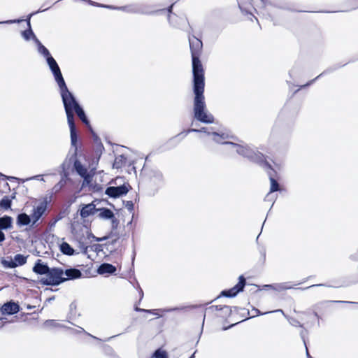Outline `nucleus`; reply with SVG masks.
Masks as SVG:
<instances>
[{"label": "nucleus", "instance_id": "f257e3e1", "mask_svg": "<svg viewBox=\"0 0 358 358\" xmlns=\"http://www.w3.org/2000/svg\"><path fill=\"white\" fill-rule=\"evenodd\" d=\"M189 48L192 55V74H193V101L194 120L191 126H196L195 120L205 124L214 122V117L209 113L206 108L204 96L205 78L203 65L199 59L201 52L202 41L194 36H189Z\"/></svg>", "mask_w": 358, "mask_h": 358}, {"label": "nucleus", "instance_id": "f03ea898", "mask_svg": "<svg viewBox=\"0 0 358 358\" xmlns=\"http://www.w3.org/2000/svg\"><path fill=\"white\" fill-rule=\"evenodd\" d=\"M62 100L66 114L67 122L70 129L71 145L76 148L78 142L77 130L74 122V112L80 107L74 95L69 90L67 86L59 89Z\"/></svg>", "mask_w": 358, "mask_h": 358}, {"label": "nucleus", "instance_id": "7ed1b4c3", "mask_svg": "<svg viewBox=\"0 0 358 358\" xmlns=\"http://www.w3.org/2000/svg\"><path fill=\"white\" fill-rule=\"evenodd\" d=\"M222 144L230 146L229 150L235 151L239 155L249 159L261 166L271 167V164L266 160L263 154L256 152L248 145L234 143L229 141L223 142Z\"/></svg>", "mask_w": 358, "mask_h": 358}, {"label": "nucleus", "instance_id": "20e7f679", "mask_svg": "<svg viewBox=\"0 0 358 358\" xmlns=\"http://www.w3.org/2000/svg\"><path fill=\"white\" fill-rule=\"evenodd\" d=\"M39 282L45 285L57 286L65 282L64 270L60 268H50L47 275L42 277Z\"/></svg>", "mask_w": 358, "mask_h": 358}, {"label": "nucleus", "instance_id": "39448f33", "mask_svg": "<svg viewBox=\"0 0 358 358\" xmlns=\"http://www.w3.org/2000/svg\"><path fill=\"white\" fill-rule=\"evenodd\" d=\"M192 132H196V133L203 132V133H206L208 135H212L213 136V141H215L217 143H222V144L223 142L222 141L224 138V134H218L217 132H215V131H210L206 127H202V128H201L199 129H195V128H190V129H187V130H185L184 131H182L177 136H182V137H185L188 134L192 133Z\"/></svg>", "mask_w": 358, "mask_h": 358}, {"label": "nucleus", "instance_id": "423d86ee", "mask_svg": "<svg viewBox=\"0 0 358 358\" xmlns=\"http://www.w3.org/2000/svg\"><path fill=\"white\" fill-rule=\"evenodd\" d=\"M88 3L92 6H94L103 7V8H110V9L122 10L127 11L128 13H143V14H152L154 13V12L143 11L140 7L135 6L115 7V6H109V5L101 4V3L94 2L92 0H88Z\"/></svg>", "mask_w": 358, "mask_h": 358}, {"label": "nucleus", "instance_id": "0eeeda50", "mask_svg": "<svg viewBox=\"0 0 358 358\" xmlns=\"http://www.w3.org/2000/svg\"><path fill=\"white\" fill-rule=\"evenodd\" d=\"M238 280V282L234 287L229 289L222 291L220 296L234 297L239 292H242L245 286L246 280L243 275L239 276Z\"/></svg>", "mask_w": 358, "mask_h": 358}, {"label": "nucleus", "instance_id": "6e6552de", "mask_svg": "<svg viewBox=\"0 0 358 358\" xmlns=\"http://www.w3.org/2000/svg\"><path fill=\"white\" fill-rule=\"evenodd\" d=\"M48 202L46 200L41 201L37 206L34 207L32 213H31V219L32 221V224H31V227H34L36 226L37 222L41 219L43 215L45 213L47 210Z\"/></svg>", "mask_w": 358, "mask_h": 358}, {"label": "nucleus", "instance_id": "1a4fd4ad", "mask_svg": "<svg viewBox=\"0 0 358 358\" xmlns=\"http://www.w3.org/2000/svg\"><path fill=\"white\" fill-rule=\"evenodd\" d=\"M128 185L125 184L118 186H110L105 190V194L111 198H118L122 196L126 195L129 192Z\"/></svg>", "mask_w": 358, "mask_h": 358}, {"label": "nucleus", "instance_id": "9d476101", "mask_svg": "<svg viewBox=\"0 0 358 358\" xmlns=\"http://www.w3.org/2000/svg\"><path fill=\"white\" fill-rule=\"evenodd\" d=\"M49 8H45L43 10H37L36 12H34V13H30L29 15H28V17L27 19L26 20L27 21V29L22 31V36L23 37V38L26 41H29V40H33L34 41H36V38H37V37L36 36V35L34 34V31H32L31 29V22H30V19L31 17L36 14V13H38L40 12H43L46 10H48Z\"/></svg>", "mask_w": 358, "mask_h": 358}, {"label": "nucleus", "instance_id": "9b49d317", "mask_svg": "<svg viewBox=\"0 0 358 358\" xmlns=\"http://www.w3.org/2000/svg\"><path fill=\"white\" fill-rule=\"evenodd\" d=\"M20 307L17 303L14 302L13 301H10L5 303L0 308V313L1 315H14L20 311Z\"/></svg>", "mask_w": 358, "mask_h": 358}, {"label": "nucleus", "instance_id": "f8f14e48", "mask_svg": "<svg viewBox=\"0 0 358 358\" xmlns=\"http://www.w3.org/2000/svg\"><path fill=\"white\" fill-rule=\"evenodd\" d=\"M262 167L267 171V173L269 177L270 182H271L270 192L266 196V198H265V199L268 200L270 196L271 193H273L274 192L279 190V184L277 182V180L274 178V174L275 173V171L272 169V167L271 166L270 168H268L266 166H262Z\"/></svg>", "mask_w": 358, "mask_h": 358}, {"label": "nucleus", "instance_id": "ddd939ff", "mask_svg": "<svg viewBox=\"0 0 358 358\" xmlns=\"http://www.w3.org/2000/svg\"><path fill=\"white\" fill-rule=\"evenodd\" d=\"M50 70L53 75L55 80L59 87V89H61L66 86V82L64 79L59 65L55 68L50 69Z\"/></svg>", "mask_w": 358, "mask_h": 358}, {"label": "nucleus", "instance_id": "4468645a", "mask_svg": "<svg viewBox=\"0 0 358 358\" xmlns=\"http://www.w3.org/2000/svg\"><path fill=\"white\" fill-rule=\"evenodd\" d=\"M65 282L67 280H73L82 278L83 273L80 270L76 268H69L64 271Z\"/></svg>", "mask_w": 358, "mask_h": 358}, {"label": "nucleus", "instance_id": "2eb2a0df", "mask_svg": "<svg viewBox=\"0 0 358 358\" xmlns=\"http://www.w3.org/2000/svg\"><path fill=\"white\" fill-rule=\"evenodd\" d=\"M50 268L47 264L43 262L42 260L39 259L36 262L33 267V271L36 274L45 275V276Z\"/></svg>", "mask_w": 358, "mask_h": 358}, {"label": "nucleus", "instance_id": "dca6fc26", "mask_svg": "<svg viewBox=\"0 0 358 358\" xmlns=\"http://www.w3.org/2000/svg\"><path fill=\"white\" fill-rule=\"evenodd\" d=\"M97 209L98 208H96V206L93 203H88L83 206L80 209V215L81 217L86 218L98 212Z\"/></svg>", "mask_w": 358, "mask_h": 358}, {"label": "nucleus", "instance_id": "f3484780", "mask_svg": "<svg viewBox=\"0 0 358 358\" xmlns=\"http://www.w3.org/2000/svg\"><path fill=\"white\" fill-rule=\"evenodd\" d=\"M16 224L19 227L29 225L32 224L31 216L25 213H21L17 215L16 218Z\"/></svg>", "mask_w": 358, "mask_h": 358}, {"label": "nucleus", "instance_id": "a211bd4d", "mask_svg": "<svg viewBox=\"0 0 358 358\" xmlns=\"http://www.w3.org/2000/svg\"><path fill=\"white\" fill-rule=\"evenodd\" d=\"M117 271V268L113 264L108 263H103L101 264L98 269L97 272L99 274H114Z\"/></svg>", "mask_w": 358, "mask_h": 358}, {"label": "nucleus", "instance_id": "6ab92c4d", "mask_svg": "<svg viewBox=\"0 0 358 358\" xmlns=\"http://www.w3.org/2000/svg\"><path fill=\"white\" fill-rule=\"evenodd\" d=\"M62 178L61 180L54 186L53 189L55 191V192H59L66 183L67 178H68V173L65 171V164H62Z\"/></svg>", "mask_w": 358, "mask_h": 358}, {"label": "nucleus", "instance_id": "aec40b11", "mask_svg": "<svg viewBox=\"0 0 358 358\" xmlns=\"http://www.w3.org/2000/svg\"><path fill=\"white\" fill-rule=\"evenodd\" d=\"M13 218L8 215H4L0 217V229L7 230L12 227Z\"/></svg>", "mask_w": 358, "mask_h": 358}, {"label": "nucleus", "instance_id": "412c9836", "mask_svg": "<svg viewBox=\"0 0 358 358\" xmlns=\"http://www.w3.org/2000/svg\"><path fill=\"white\" fill-rule=\"evenodd\" d=\"M79 119L88 127V129L93 132L90 126V121L88 120L83 108L80 106L75 112Z\"/></svg>", "mask_w": 358, "mask_h": 358}, {"label": "nucleus", "instance_id": "4be33fe9", "mask_svg": "<svg viewBox=\"0 0 358 358\" xmlns=\"http://www.w3.org/2000/svg\"><path fill=\"white\" fill-rule=\"evenodd\" d=\"M34 43L37 46L38 52L41 55H42L45 59L51 56L50 51L41 43V41L38 38H36Z\"/></svg>", "mask_w": 358, "mask_h": 358}, {"label": "nucleus", "instance_id": "5701e85b", "mask_svg": "<svg viewBox=\"0 0 358 358\" xmlns=\"http://www.w3.org/2000/svg\"><path fill=\"white\" fill-rule=\"evenodd\" d=\"M99 213V217L104 220H110L113 218L114 213L111 210L106 208H98Z\"/></svg>", "mask_w": 358, "mask_h": 358}, {"label": "nucleus", "instance_id": "b1692460", "mask_svg": "<svg viewBox=\"0 0 358 358\" xmlns=\"http://www.w3.org/2000/svg\"><path fill=\"white\" fill-rule=\"evenodd\" d=\"M59 248L64 255L71 256L76 254L74 249L66 242H63Z\"/></svg>", "mask_w": 358, "mask_h": 358}, {"label": "nucleus", "instance_id": "393cba45", "mask_svg": "<svg viewBox=\"0 0 358 358\" xmlns=\"http://www.w3.org/2000/svg\"><path fill=\"white\" fill-rule=\"evenodd\" d=\"M73 167L77 173L80 176H83V175L88 173L87 169L82 164V163L78 159H76L74 161Z\"/></svg>", "mask_w": 358, "mask_h": 358}, {"label": "nucleus", "instance_id": "a878e982", "mask_svg": "<svg viewBox=\"0 0 358 358\" xmlns=\"http://www.w3.org/2000/svg\"><path fill=\"white\" fill-rule=\"evenodd\" d=\"M150 180L154 184L159 185L160 184H162L163 180L162 173L159 171H154L150 177Z\"/></svg>", "mask_w": 358, "mask_h": 358}, {"label": "nucleus", "instance_id": "bb28decb", "mask_svg": "<svg viewBox=\"0 0 358 358\" xmlns=\"http://www.w3.org/2000/svg\"><path fill=\"white\" fill-rule=\"evenodd\" d=\"M184 308L181 307H174L171 308H164V309H153L152 310H155L154 312H151L150 313L157 315V317H161V315H159V312L161 313H169V312H173L176 310H182Z\"/></svg>", "mask_w": 358, "mask_h": 358}, {"label": "nucleus", "instance_id": "cd10ccee", "mask_svg": "<svg viewBox=\"0 0 358 358\" xmlns=\"http://www.w3.org/2000/svg\"><path fill=\"white\" fill-rule=\"evenodd\" d=\"M12 205V200L7 196H3L0 201V208L8 210L10 209Z\"/></svg>", "mask_w": 358, "mask_h": 358}, {"label": "nucleus", "instance_id": "c85d7f7f", "mask_svg": "<svg viewBox=\"0 0 358 358\" xmlns=\"http://www.w3.org/2000/svg\"><path fill=\"white\" fill-rule=\"evenodd\" d=\"M13 259L17 266H22L27 262V257L21 254L15 255Z\"/></svg>", "mask_w": 358, "mask_h": 358}, {"label": "nucleus", "instance_id": "c756f323", "mask_svg": "<svg viewBox=\"0 0 358 358\" xmlns=\"http://www.w3.org/2000/svg\"><path fill=\"white\" fill-rule=\"evenodd\" d=\"M43 326L45 328H50V329L63 327L62 324H59V322H57L56 320H46L44 322Z\"/></svg>", "mask_w": 358, "mask_h": 358}, {"label": "nucleus", "instance_id": "7c9ffc66", "mask_svg": "<svg viewBox=\"0 0 358 358\" xmlns=\"http://www.w3.org/2000/svg\"><path fill=\"white\" fill-rule=\"evenodd\" d=\"M126 157L123 155H119L115 157L114 163H113V167L116 169H119L122 166V165L125 163Z\"/></svg>", "mask_w": 358, "mask_h": 358}, {"label": "nucleus", "instance_id": "2f4dec72", "mask_svg": "<svg viewBox=\"0 0 358 358\" xmlns=\"http://www.w3.org/2000/svg\"><path fill=\"white\" fill-rule=\"evenodd\" d=\"M292 288V286L289 285V282L279 283L273 285V289L281 292L282 290L289 289Z\"/></svg>", "mask_w": 358, "mask_h": 358}, {"label": "nucleus", "instance_id": "473e14b6", "mask_svg": "<svg viewBox=\"0 0 358 358\" xmlns=\"http://www.w3.org/2000/svg\"><path fill=\"white\" fill-rule=\"evenodd\" d=\"M274 312H280L283 315H285L283 310H281V309L275 310H274ZM252 315L250 316V317H255L257 315H264V314H267V313H273V311H268V312H266V313H263L260 312V310L259 309L254 308L252 310Z\"/></svg>", "mask_w": 358, "mask_h": 358}, {"label": "nucleus", "instance_id": "72a5a7b5", "mask_svg": "<svg viewBox=\"0 0 358 358\" xmlns=\"http://www.w3.org/2000/svg\"><path fill=\"white\" fill-rule=\"evenodd\" d=\"M152 358H168V355L165 350L157 349L153 353Z\"/></svg>", "mask_w": 358, "mask_h": 358}, {"label": "nucleus", "instance_id": "f704fd0d", "mask_svg": "<svg viewBox=\"0 0 358 358\" xmlns=\"http://www.w3.org/2000/svg\"><path fill=\"white\" fill-rule=\"evenodd\" d=\"M81 177L83 178L82 187H86L91 183L92 177L89 173H85V175H83V176Z\"/></svg>", "mask_w": 358, "mask_h": 358}, {"label": "nucleus", "instance_id": "c9c22d12", "mask_svg": "<svg viewBox=\"0 0 358 358\" xmlns=\"http://www.w3.org/2000/svg\"><path fill=\"white\" fill-rule=\"evenodd\" d=\"M47 64L49 67V69H52L58 66L57 62L54 59V57L51 55L45 59Z\"/></svg>", "mask_w": 358, "mask_h": 358}, {"label": "nucleus", "instance_id": "e433bc0d", "mask_svg": "<svg viewBox=\"0 0 358 358\" xmlns=\"http://www.w3.org/2000/svg\"><path fill=\"white\" fill-rule=\"evenodd\" d=\"M221 311L222 312V317H229L231 315L232 312L231 307L228 306H223V308Z\"/></svg>", "mask_w": 358, "mask_h": 358}, {"label": "nucleus", "instance_id": "4c0bfd02", "mask_svg": "<svg viewBox=\"0 0 358 358\" xmlns=\"http://www.w3.org/2000/svg\"><path fill=\"white\" fill-rule=\"evenodd\" d=\"M3 265L6 268H13L17 267L16 264L15 263L14 259L10 260H3Z\"/></svg>", "mask_w": 358, "mask_h": 358}, {"label": "nucleus", "instance_id": "58836bf2", "mask_svg": "<svg viewBox=\"0 0 358 358\" xmlns=\"http://www.w3.org/2000/svg\"><path fill=\"white\" fill-rule=\"evenodd\" d=\"M333 69H327L326 71H323L322 73H320L318 76H317L315 79L310 80V82L307 83L306 85H301V88H303V87H307V86H309L310 85H311L312 83H313L318 78H320V76L329 73V72H331L332 71Z\"/></svg>", "mask_w": 358, "mask_h": 358}, {"label": "nucleus", "instance_id": "ea45409f", "mask_svg": "<svg viewBox=\"0 0 358 358\" xmlns=\"http://www.w3.org/2000/svg\"><path fill=\"white\" fill-rule=\"evenodd\" d=\"M288 320L290 323L291 325L292 326H294V327H302L303 325L300 323L299 321H298L296 319H294V318H288Z\"/></svg>", "mask_w": 358, "mask_h": 358}, {"label": "nucleus", "instance_id": "a19ab883", "mask_svg": "<svg viewBox=\"0 0 358 358\" xmlns=\"http://www.w3.org/2000/svg\"><path fill=\"white\" fill-rule=\"evenodd\" d=\"M87 238L88 239H90V238H94L96 239V241H102L103 240H106V237H103V238H96L92 233H90L88 230H87Z\"/></svg>", "mask_w": 358, "mask_h": 358}, {"label": "nucleus", "instance_id": "79ce46f5", "mask_svg": "<svg viewBox=\"0 0 358 358\" xmlns=\"http://www.w3.org/2000/svg\"><path fill=\"white\" fill-rule=\"evenodd\" d=\"M223 308V306L218 305V306H210L208 310L213 311H221Z\"/></svg>", "mask_w": 358, "mask_h": 358}, {"label": "nucleus", "instance_id": "37998d69", "mask_svg": "<svg viewBox=\"0 0 358 358\" xmlns=\"http://www.w3.org/2000/svg\"><path fill=\"white\" fill-rule=\"evenodd\" d=\"M125 207L129 212H132L134 210V203L131 201H127L125 203Z\"/></svg>", "mask_w": 358, "mask_h": 358}, {"label": "nucleus", "instance_id": "c03bdc74", "mask_svg": "<svg viewBox=\"0 0 358 358\" xmlns=\"http://www.w3.org/2000/svg\"><path fill=\"white\" fill-rule=\"evenodd\" d=\"M23 20H6V21H3V22H0V24H13V23H19L20 22H22Z\"/></svg>", "mask_w": 358, "mask_h": 358}, {"label": "nucleus", "instance_id": "a18cd8bd", "mask_svg": "<svg viewBox=\"0 0 358 358\" xmlns=\"http://www.w3.org/2000/svg\"><path fill=\"white\" fill-rule=\"evenodd\" d=\"M80 250H81V252L86 255L87 253V250H88V247L85 245L83 243H82L81 242H80Z\"/></svg>", "mask_w": 358, "mask_h": 358}, {"label": "nucleus", "instance_id": "49530a36", "mask_svg": "<svg viewBox=\"0 0 358 358\" xmlns=\"http://www.w3.org/2000/svg\"><path fill=\"white\" fill-rule=\"evenodd\" d=\"M300 334H301V338H302V340H303V343H304V345H306V355H307V357H308V358H313V357L310 355V354H309V352H308V348H307V347H306V341H305V338H304V336H303V331H301Z\"/></svg>", "mask_w": 358, "mask_h": 358}, {"label": "nucleus", "instance_id": "de8ad7c7", "mask_svg": "<svg viewBox=\"0 0 358 358\" xmlns=\"http://www.w3.org/2000/svg\"><path fill=\"white\" fill-rule=\"evenodd\" d=\"M112 220V226H113V229H115L117 227V225L119 224V221L117 218L115 217V216L113 217V218L110 219Z\"/></svg>", "mask_w": 358, "mask_h": 358}, {"label": "nucleus", "instance_id": "09e8293b", "mask_svg": "<svg viewBox=\"0 0 358 358\" xmlns=\"http://www.w3.org/2000/svg\"><path fill=\"white\" fill-rule=\"evenodd\" d=\"M43 180V176L42 175H36V176H32L29 178H27V180Z\"/></svg>", "mask_w": 358, "mask_h": 358}, {"label": "nucleus", "instance_id": "8fccbe9b", "mask_svg": "<svg viewBox=\"0 0 358 358\" xmlns=\"http://www.w3.org/2000/svg\"><path fill=\"white\" fill-rule=\"evenodd\" d=\"M134 310L137 312H145V313H151V312H154L155 310H148L147 309H143V308H138V306H136L134 308Z\"/></svg>", "mask_w": 358, "mask_h": 358}, {"label": "nucleus", "instance_id": "3c124183", "mask_svg": "<svg viewBox=\"0 0 358 358\" xmlns=\"http://www.w3.org/2000/svg\"><path fill=\"white\" fill-rule=\"evenodd\" d=\"M333 303H352V304H358V302L354 301H331Z\"/></svg>", "mask_w": 358, "mask_h": 358}, {"label": "nucleus", "instance_id": "603ef678", "mask_svg": "<svg viewBox=\"0 0 358 358\" xmlns=\"http://www.w3.org/2000/svg\"><path fill=\"white\" fill-rule=\"evenodd\" d=\"M6 236L2 230L0 229V244L5 240Z\"/></svg>", "mask_w": 358, "mask_h": 358}, {"label": "nucleus", "instance_id": "864d4df0", "mask_svg": "<svg viewBox=\"0 0 358 358\" xmlns=\"http://www.w3.org/2000/svg\"><path fill=\"white\" fill-rule=\"evenodd\" d=\"M264 287L266 289H271V288L273 289V285H265Z\"/></svg>", "mask_w": 358, "mask_h": 358}, {"label": "nucleus", "instance_id": "5fc2aeb1", "mask_svg": "<svg viewBox=\"0 0 358 358\" xmlns=\"http://www.w3.org/2000/svg\"><path fill=\"white\" fill-rule=\"evenodd\" d=\"M139 294H140V300H141L143 297V292L141 289H140Z\"/></svg>", "mask_w": 358, "mask_h": 358}, {"label": "nucleus", "instance_id": "6e6d98bb", "mask_svg": "<svg viewBox=\"0 0 358 358\" xmlns=\"http://www.w3.org/2000/svg\"><path fill=\"white\" fill-rule=\"evenodd\" d=\"M234 325H235V324H231V325H230V326H229V327H224V328H223V330H224V331H225V330H227V329H229L230 327H233V326H234Z\"/></svg>", "mask_w": 358, "mask_h": 358}, {"label": "nucleus", "instance_id": "4d7b16f0", "mask_svg": "<svg viewBox=\"0 0 358 358\" xmlns=\"http://www.w3.org/2000/svg\"><path fill=\"white\" fill-rule=\"evenodd\" d=\"M173 6V4H172V5H171L169 8H168V12H169V13H171V12H172Z\"/></svg>", "mask_w": 358, "mask_h": 358}, {"label": "nucleus", "instance_id": "13d9d810", "mask_svg": "<svg viewBox=\"0 0 358 358\" xmlns=\"http://www.w3.org/2000/svg\"><path fill=\"white\" fill-rule=\"evenodd\" d=\"M79 329H79L78 332H85V329L83 328L80 327Z\"/></svg>", "mask_w": 358, "mask_h": 358}, {"label": "nucleus", "instance_id": "bf43d9fd", "mask_svg": "<svg viewBox=\"0 0 358 358\" xmlns=\"http://www.w3.org/2000/svg\"><path fill=\"white\" fill-rule=\"evenodd\" d=\"M7 178H8L9 180H14V179H17L16 178L13 177V176L8 177Z\"/></svg>", "mask_w": 358, "mask_h": 358}, {"label": "nucleus", "instance_id": "052dcab7", "mask_svg": "<svg viewBox=\"0 0 358 358\" xmlns=\"http://www.w3.org/2000/svg\"><path fill=\"white\" fill-rule=\"evenodd\" d=\"M121 179H122L121 178H115V183L117 185V181L118 180H121Z\"/></svg>", "mask_w": 358, "mask_h": 358}, {"label": "nucleus", "instance_id": "680f3d73", "mask_svg": "<svg viewBox=\"0 0 358 358\" xmlns=\"http://www.w3.org/2000/svg\"><path fill=\"white\" fill-rule=\"evenodd\" d=\"M117 241V238H115V240L112 241V244H115V243Z\"/></svg>", "mask_w": 358, "mask_h": 358}, {"label": "nucleus", "instance_id": "e2e57ef3", "mask_svg": "<svg viewBox=\"0 0 358 358\" xmlns=\"http://www.w3.org/2000/svg\"><path fill=\"white\" fill-rule=\"evenodd\" d=\"M322 285H313L312 286H310V287H315V286H321Z\"/></svg>", "mask_w": 358, "mask_h": 358}, {"label": "nucleus", "instance_id": "0e129e2a", "mask_svg": "<svg viewBox=\"0 0 358 358\" xmlns=\"http://www.w3.org/2000/svg\"><path fill=\"white\" fill-rule=\"evenodd\" d=\"M189 358H194V353H193Z\"/></svg>", "mask_w": 358, "mask_h": 358}, {"label": "nucleus", "instance_id": "69168bd1", "mask_svg": "<svg viewBox=\"0 0 358 358\" xmlns=\"http://www.w3.org/2000/svg\"><path fill=\"white\" fill-rule=\"evenodd\" d=\"M315 316L319 317L318 314L317 313H315Z\"/></svg>", "mask_w": 358, "mask_h": 358}, {"label": "nucleus", "instance_id": "338daca9", "mask_svg": "<svg viewBox=\"0 0 358 358\" xmlns=\"http://www.w3.org/2000/svg\"><path fill=\"white\" fill-rule=\"evenodd\" d=\"M0 176H2V177H6V176H4V175L1 174V173H0Z\"/></svg>", "mask_w": 358, "mask_h": 358}, {"label": "nucleus", "instance_id": "774afa93", "mask_svg": "<svg viewBox=\"0 0 358 358\" xmlns=\"http://www.w3.org/2000/svg\"><path fill=\"white\" fill-rule=\"evenodd\" d=\"M114 337H115V336H110V338H108V340H110V338H114Z\"/></svg>", "mask_w": 358, "mask_h": 358}]
</instances>
